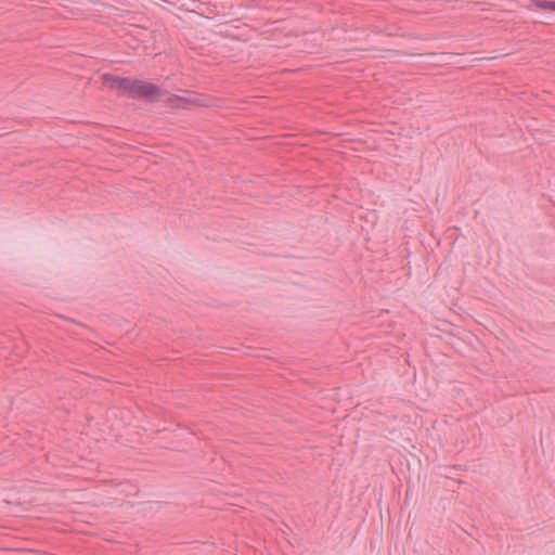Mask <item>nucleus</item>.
<instances>
[{
  "mask_svg": "<svg viewBox=\"0 0 555 555\" xmlns=\"http://www.w3.org/2000/svg\"><path fill=\"white\" fill-rule=\"evenodd\" d=\"M104 83L112 89H116V90L131 96L132 83H133V80H131V79L119 78V77H114V76H105Z\"/></svg>",
  "mask_w": 555,
  "mask_h": 555,
  "instance_id": "f03ea898",
  "label": "nucleus"
},
{
  "mask_svg": "<svg viewBox=\"0 0 555 555\" xmlns=\"http://www.w3.org/2000/svg\"><path fill=\"white\" fill-rule=\"evenodd\" d=\"M182 101L185 103V106H206L209 104V100L204 95H190L183 98Z\"/></svg>",
  "mask_w": 555,
  "mask_h": 555,
  "instance_id": "7ed1b4c3",
  "label": "nucleus"
},
{
  "mask_svg": "<svg viewBox=\"0 0 555 555\" xmlns=\"http://www.w3.org/2000/svg\"><path fill=\"white\" fill-rule=\"evenodd\" d=\"M533 5L537 9L555 11V1H534Z\"/></svg>",
  "mask_w": 555,
  "mask_h": 555,
  "instance_id": "20e7f679",
  "label": "nucleus"
},
{
  "mask_svg": "<svg viewBox=\"0 0 555 555\" xmlns=\"http://www.w3.org/2000/svg\"><path fill=\"white\" fill-rule=\"evenodd\" d=\"M131 96L156 100L160 96V91L153 83L133 80Z\"/></svg>",
  "mask_w": 555,
  "mask_h": 555,
  "instance_id": "f257e3e1",
  "label": "nucleus"
}]
</instances>
